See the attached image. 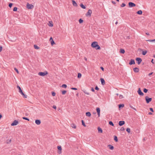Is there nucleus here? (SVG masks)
<instances>
[{
  "label": "nucleus",
  "instance_id": "obj_1",
  "mask_svg": "<svg viewBox=\"0 0 155 155\" xmlns=\"http://www.w3.org/2000/svg\"><path fill=\"white\" fill-rule=\"evenodd\" d=\"M91 46L93 48H95L97 50H99L101 48L98 44V43L96 41H94L92 43Z\"/></svg>",
  "mask_w": 155,
  "mask_h": 155
},
{
  "label": "nucleus",
  "instance_id": "obj_2",
  "mask_svg": "<svg viewBox=\"0 0 155 155\" xmlns=\"http://www.w3.org/2000/svg\"><path fill=\"white\" fill-rule=\"evenodd\" d=\"M17 87L18 89L19 93L23 96V97L25 98H26L27 97V95L24 94L21 87L18 86H17Z\"/></svg>",
  "mask_w": 155,
  "mask_h": 155
},
{
  "label": "nucleus",
  "instance_id": "obj_3",
  "mask_svg": "<svg viewBox=\"0 0 155 155\" xmlns=\"http://www.w3.org/2000/svg\"><path fill=\"white\" fill-rule=\"evenodd\" d=\"M48 74V72L47 71H45L44 72H39L38 73V75L42 76H44Z\"/></svg>",
  "mask_w": 155,
  "mask_h": 155
},
{
  "label": "nucleus",
  "instance_id": "obj_4",
  "mask_svg": "<svg viewBox=\"0 0 155 155\" xmlns=\"http://www.w3.org/2000/svg\"><path fill=\"white\" fill-rule=\"evenodd\" d=\"M145 100L146 103L148 104L151 101L152 99L151 98H149L148 96H147L145 97Z\"/></svg>",
  "mask_w": 155,
  "mask_h": 155
},
{
  "label": "nucleus",
  "instance_id": "obj_5",
  "mask_svg": "<svg viewBox=\"0 0 155 155\" xmlns=\"http://www.w3.org/2000/svg\"><path fill=\"white\" fill-rule=\"evenodd\" d=\"M27 7L28 9H31L34 8V6L32 4H30L29 3H27Z\"/></svg>",
  "mask_w": 155,
  "mask_h": 155
},
{
  "label": "nucleus",
  "instance_id": "obj_6",
  "mask_svg": "<svg viewBox=\"0 0 155 155\" xmlns=\"http://www.w3.org/2000/svg\"><path fill=\"white\" fill-rule=\"evenodd\" d=\"M92 10L91 9H89L88 10L86 14V16L90 17L91 16V14H92Z\"/></svg>",
  "mask_w": 155,
  "mask_h": 155
},
{
  "label": "nucleus",
  "instance_id": "obj_7",
  "mask_svg": "<svg viewBox=\"0 0 155 155\" xmlns=\"http://www.w3.org/2000/svg\"><path fill=\"white\" fill-rule=\"evenodd\" d=\"M128 5L129 7L131 8L135 6L136 5L133 3L130 2L128 3Z\"/></svg>",
  "mask_w": 155,
  "mask_h": 155
},
{
  "label": "nucleus",
  "instance_id": "obj_8",
  "mask_svg": "<svg viewBox=\"0 0 155 155\" xmlns=\"http://www.w3.org/2000/svg\"><path fill=\"white\" fill-rule=\"evenodd\" d=\"M57 149L58 150V153L59 154H61V153L62 148L61 146H58L57 147Z\"/></svg>",
  "mask_w": 155,
  "mask_h": 155
},
{
  "label": "nucleus",
  "instance_id": "obj_9",
  "mask_svg": "<svg viewBox=\"0 0 155 155\" xmlns=\"http://www.w3.org/2000/svg\"><path fill=\"white\" fill-rule=\"evenodd\" d=\"M50 41L51 44L52 46L53 45H54L55 44V43L54 41L53 38H52V37L50 38Z\"/></svg>",
  "mask_w": 155,
  "mask_h": 155
},
{
  "label": "nucleus",
  "instance_id": "obj_10",
  "mask_svg": "<svg viewBox=\"0 0 155 155\" xmlns=\"http://www.w3.org/2000/svg\"><path fill=\"white\" fill-rule=\"evenodd\" d=\"M18 122L16 120H14L11 124L12 126H15L17 125L18 124Z\"/></svg>",
  "mask_w": 155,
  "mask_h": 155
},
{
  "label": "nucleus",
  "instance_id": "obj_11",
  "mask_svg": "<svg viewBox=\"0 0 155 155\" xmlns=\"http://www.w3.org/2000/svg\"><path fill=\"white\" fill-rule=\"evenodd\" d=\"M136 60L137 62V63L138 64H140V63L142 61V59L140 58H136Z\"/></svg>",
  "mask_w": 155,
  "mask_h": 155
},
{
  "label": "nucleus",
  "instance_id": "obj_12",
  "mask_svg": "<svg viewBox=\"0 0 155 155\" xmlns=\"http://www.w3.org/2000/svg\"><path fill=\"white\" fill-rule=\"evenodd\" d=\"M96 111H97V112L98 114V117H99L100 116V108L99 107H97L96 108Z\"/></svg>",
  "mask_w": 155,
  "mask_h": 155
},
{
  "label": "nucleus",
  "instance_id": "obj_13",
  "mask_svg": "<svg viewBox=\"0 0 155 155\" xmlns=\"http://www.w3.org/2000/svg\"><path fill=\"white\" fill-rule=\"evenodd\" d=\"M137 92L141 96H143V93L142 92L140 88L138 89V90L137 91Z\"/></svg>",
  "mask_w": 155,
  "mask_h": 155
},
{
  "label": "nucleus",
  "instance_id": "obj_14",
  "mask_svg": "<svg viewBox=\"0 0 155 155\" xmlns=\"http://www.w3.org/2000/svg\"><path fill=\"white\" fill-rule=\"evenodd\" d=\"M48 25L50 27H52L53 26V25L52 21H49L48 23Z\"/></svg>",
  "mask_w": 155,
  "mask_h": 155
},
{
  "label": "nucleus",
  "instance_id": "obj_15",
  "mask_svg": "<svg viewBox=\"0 0 155 155\" xmlns=\"http://www.w3.org/2000/svg\"><path fill=\"white\" fill-rule=\"evenodd\" d=\"M35 123L36 124L39 125L41 123V121L40 120H35Z\"/></svg>",
  "mask_w": 155,
  "mask_h": 155
},
{
  "label": "nucleus",
  "instance_id": "obj_16",
  "mask_svg": "<svg viewBox=\"0 0 155 155\" xmlns=\"http://www.w3.org/2000/svg\"><path fill=\"white\" fill-rule=\"evenodd\" d=\"M97 130L98 131V133H102L103 132V130L100 127H97Z\"/></svg>",
  "mask_w": 155,
  "mask_h": 155
},
{
  "label": "nucleus",
  "instance_id": "obj_17",
  "mask_svg": "<svg viewBox=\"0 0 155 155\" xmlns=\"http://www.w3.org/2000/svg\"><path fill=\"white\" fill-rule=\"evenodd\" d=\"M72 4L75 7H77L78 5L76 2L74 0H72Z\"/></svg>",
  "mask_w": 155,
  "mask_h": 155
},
{
  "label": "nucleus",
  "instance_id": "obj_18",
  "mask_svg": "<svg viewBox=\"0 0 155 155\" xmlns=\"http://www.w3.org/2000/svg\"><path fill=\"white\" fill-rule=\"evenodd\" d=\"M125 124V122L124 121H119V125L120 126H121Z\"/></svg>",
  "mask_w": 155,
  "mask_h": 155
},
{
  "label": "nucleus",
  "instance_id": "obj_19",
  "mask_svg": "<svg viewBox=\"0 0 155 155\" xmlns=\"http://www.w3.org/2000/svg\"><path fill=\"white\" fill-rule=\"evenodd\" d=\"M107 147L110 150H113L114 149V147L111 145H108Z\"/></svg>",
  "mask_w": 155,
  "mask_h": 155
},
{
  "label": "nucleus",
  "instance_id": "obj_20",
  "mask_svg": "<svg viewBox=\"0 0 155 155\" xmlns=\"http://www.w3.org/2000/svg\"><path fill=\"white\" fill-rule=\"evenodd\" d=\"M129 64L130 65L135 64L134 60L133 59H131Z\"/></svg>",
  "mask_w": 155,
  "mask_h": 155
},
{
  "label": "nucleus",
  "instance_id": "obj_21",
  "mask_svg": "<svg viewBox=\"0 0 155 155\" xmlns=\"http://www.w3.org/2000/svg\"><path fill=\"white\" fill-rule=\"evenodd\" d=\"M134 71L135 72H138L139 71V69L137 68H135L133 69Z\"/></svg>",
  "mask_w": 155,
  "mask_h": 155
},
{
  "label": "nucleus",
  "instance_id": "obj_22",
  "mask_svg": "<svg viewBox=\"0 0 155 155\" xmlns=\"http://www.w3.org/2000/svg\"><path fill=\"white\" fill-rule=\"evenodd\" d=\"M101 83L102 85H104L105 84V82L103 78H101Z\"/></svg>",
  "mask_w": 155,
  "mask_h": 155
},
{
  "label": "nucleus",
  "instance_id": "obj_23",
  "mask_svg": "<svg viewBox=\"0 0 155 155\" xmlns=\"http://www.w3.org/2000/svg\"><path fill=\"white\" fill-rule=\"evenodd\" d=\"M71 127L74 129H76V126L74 124L72 123L71 124Z\"/></svg>",
  "mask_w": 155,
  "mask_h": 155
},
{
  "label": "nucleus",
  "instance_id": "obj_24",
  "mask_svg": "<svg viewBox=\"0 0 155 155\" xmlns=\"http://www.w3.org/2000/svg\"><path fill=\"white\" fill-rule=\"evenodd\" d=\"M91 114L90 113V112H86V115L87 116V117H90L91 116Z\"/></svg>",
  "mask_w": 155,
  "mask_h": 155
},
{
  "label": "nucleus",
  "instance_id": "obj_25",
  "mask_svg": "<svg viewBox=\"0 0 155 155\" xmlns=\"http://www.w3.org/2000/svg\"><path fill=\"white\" fill-rule=\"evenodd\" d=\"M83 92L85 94H87V95H90V93L89 92L86 91V90L83 91Z\"/></svg>",
  "mask_w": 155,
  "mask_h": 155
},
{
  "label": "nucleus",
  "instance_id": "obj_26",
  "mask_svg": "<svg viewBox=\"0 0 155 155\" xmlns=\"http://www.w3.org/2000/svg\"><path fill=\"white\" fill-rule=\"evenodd\" d=\"M137 13L139 15H142V12L141 10H140L137 12Z\"/></svg>",
  "mask_w": 155,
  "mask_h": 155
},
{
  "label": "nucleus",
  "instance_id": "obj_27",
  "mask_svg": "<svg viewBox=\"0 0 155 155\" xmlns=\"http://www.w3.org/2000/svg\"><path fill=\"white\" fill-rule=\"evenodd\" d=\"M125 50L124 49H120V52L122 54H124L125 53Z\"/></svg>",
  "mask_w": 155,
  "mask_h": 155
},
{
  "label": "nucleus",
  "instance_id": "obj_28",
  "mask_svg": "<svg viewBox=\"0 0 155 155\" xmlns=\"http://www.w3.org/2000/svg\"><path fill=\"white\" fill-rule=\"evenodd\" d=\"M114 139L116 142H117L118 141L117 138V137L116 136H114Z\"/></svg>",
  "mask_w": 155,
  "mask_h": 155
},
{
  "label": "nucleus",
  "instance_id": "obj_29",
  "mask_svg": "<svg viewBox=\"0 0 155 155\" xmlns=\"http://www.w3.org/2000/svg\"><path fill=\"white\" fill-rule=\"evenodd\" d=\"M80 6L83 9H85L86 8L85 6L84 5L82 4H81L80 5Z\"/></svg>",
  "mask_w": 155,
  "mask_h": 155
},
{
  "label": "nucleus",
  "instance_id": "obj_30",
  "mask_svg": "<svg viewBox=\"0 0 155 155\" xmlns=\"http://www.w3.org/2000/svg\"><path fill=\"white\" fill-rule=\"evenodd\" d=\"M83 22V21L82 19L80 18L79 19V22L80 24H81V23H82Z\"/></svg>",
  "mask_w": 155,
  "mask_h": 155
},
{
  "label": "nucleus",
  "instance_id": "obj_31",
  "mask_svg": "<svg viewBox=\"0 0 155 155\" xmlns=\"http://www.w3.org/2000/svg\"><path fill=\"white\" fill-rule=\"evenodd\" d=\"M81 122H82V125L84 127H86V125H85V123L84 122V121L83 120H82L81 121Z\"/></svg>",
  "mask_w": 155,
  "mask_h": 155
},
{
  "label": "nucleus",
  "instance_id": "obj_32",
  "mask_svg": "<svg viewBox=\"0 0 155 155\" xmlns=\"http://www.w3.org/2000/svg\"><path fill=\"white\" fill-rule=\"evenodd\" d=\"M81 76H82V75L81 73H78V78H80L81 77Z\"/></svg>",
  "mask_w": 155,
  "mask_h": 155
},
{
  "label": "nucleus",
  "instance_id": "obj_33",
  "mask_svg": "<svg viewBox=\"0 0 155 155\" xmlns=\"http://www.w3.org/2000/svg\"><path fill=\"white\" fill-rule=\"evenodd\" d=\"M126 131L128 133H130V129L129 128H127L126 129Z\"/></svg>",
  "mask_w": 155,
  "mask_h": 155
},
{
  "label": "nucleus",
  "instance_id": "obj_34",
  "mask_svg": "<svg viewBox=\"0 0 155 155\" xmlns=\"http://www.w3.org/2000/svg\"><path fill=\"white\" fill-rule=\"evenodd\" d=\"M61 87H64V88H66L67 87V86L65 84H63V85H62Z\"/></svg>",
  "mask_w": 155,
  "mask_h": 155
},
{
  "label": "nucleus",
  "instance_id": "obj_35",
  "mask_svg": "<svg viewBox=\"0 0 155 155\" xmlns=\"http://www.w3.org/2000/svg\"><path fill=\"white\" fill-rule=\"evenodd\" d=\"M34 47L36 49H38L39 48L36 45H34Z\"/></svg>",
  "mask_w": 155,
  "mask_h": 155
},
{
  "label": "nucleus",
  "instance_id": "obj_36",
  "mask_svg": "<svg viewBox=\"0 0 155 155\" xmlns=\"http://www.w3.org/2000/svg\"><path fill=\"white\" fill-rule=\"evenodd\" d=\"M61 92L62 94L64 95L66 93L67 91H61Z\"/></svg>",
  "mask_w": 155,
  "mask_h": 155
},
{
  "label": "nucleus",
  "instance_id": "obj_37",
  "mask_svg": "<svg viewBox=\"0 0 155 155\" xmlns=\"http://www.w3.org/2000/svg\"><path fill=\"white\" fill-rule=\"evenodd\" d=\"M22 118L24 119V120H28V121H29V119L28 118H27L26 117H22Z\"/></svg>",
  "mask_w": 155,
  "mask_h": 155
},
{
  "label": "nucleus",
  "instance_id": "obj_38",
  "mask_svg": "<svg viewBox=\"0 0 155 155\" xmlns=\"http://www.w3.org/2000/svg\"><path fill=\"white\" fill-rule=\"evenodd\" d=\"M147 52V51H143L142 52V54L143 55H145L146 54Z\"/></svg>",
  "mask_w": 155,
  "mask_h": 155
},
{
  "label": "nucleus",
  "instance_id": "obj_39",
  "mask_svg": "<svg viewBox=\"0 0 155 155\" xmlns=\"http://www.w3.org/2000/svg\"><path fill=\"white\" fill-rule=\"evenodd\" d=\"M124 106V105L123 104H119V108H120L121 107H123Z\"/></svg>",
  "mask_w": 155,
  "mask_h": 155
},
{
  "label": "nucleus",
  "instance_id": "obj_40",
  "mask_svg": "<svg viewBox=\"0 0 155 155\" xmlns=\"http://www.w3.org/2000/svg\"><path fill=\"white\" fill-rule=\"evenodd\" d=\"M109 124L111 125L112 126H114V124L113 123V122L111 121L109 122Z\"/></svg>",
  "mask_w": 155,
  "mask_h": 155
},
{
  "label": "nucleus",
  "instance_id": "obj_41",
  "mask_svg": "<svg viewBox=\"0 0 155 155\" xmlns=\"http://www.w3.org/2000/svg\"><path fill=\"white\" fill-rule=\"evenodd\" d=\"M119 98L120 99H121L124 98V97L123 95H120L119 96Z\"/></svg>",
  "mask_w": 155,
  "mask_h": 155
},
{
  "label": "nucleus",
  "instance_id": "obj_42",
  "mask_svg": "<svg viewBox=\"0 0 155 155\" xmlns=\"http://www.w3.org/2000/svg\"><path fill=\"white\" fill-rule=\"evenodd\" d=\"M17 8L16 7H15L14 8V9H13V11H14V12H16L17 11Z\"/></svg>",
  "mask_w": 155,
  "mask_h": 155
},
{
  "label": "nucleus",
  "instance_id": "obj_43",
  "mask_svg": "<svg viewBox=\"0 0 155 155\" xmlns=\"http://www.w3.org/2000/svg\"><path fill=\"white\" fill-rule=\"evenodd\" d=\"M126 5L125 3H123L122 5H121V7H124V6H125Z\"/></svg>",
  "mask_w": 155,
  "mask_h": 155
},
{
  "label": "nucleus",
  "instance_id": "obj_44",
  "mask_svg": "<svg viewBox=\"0 0 155 155\" xmlns=\"http://www.w3.org/2000/svg\"><path fill=\"white\" fill-rule=\"evenodd\" d=\"M148 91V90L146 89V88H144V89H143V91L145 92V93H147Z\"/></svg>",
  "mask_w": 155,
  "mask_h": 155
},
{
  "label": "nucleus",
  "instance_id": "obj_45",
  "mask_svg": "<svg viewBox=\"0 0 155 155\" xmlns=\"http://www.w3.org/2000/svg\"><path fill=\"white\" fill-rule=\"evenodd\" d=\"M52 95L53 96H55L56 95L55 93L54 92H52Z\"/></svg>",
  "mask_w": 155,
  "mask_h": 155
},
{
  "label": "nucleus",
  "instance_id": "obj_46",
  "mask_svg": "<svg viewBox=\"0 0 155 155\" xmlns=\"http://www.w3.org/2000/svg\"><path fill=\"white\" fill-rule=\"evenodd\" d=\"M125 130L124 128V127H121L120 129V131H124V130Z\"/></svg>",
  "mask_w": 155,
  "mask_h": 155
},
{
  "label": "nucleus",
  "instance_id": "obj_47",
  "mask_svg": "<svg viewBox=\"0 0 155 155\" xmlns=\"http://www.w3.org/2000/svg\"><path fill=\"white\" fill-rule=\"evenodd\" d=\"M14 69L16 71V72H17V73L18 74L19 73L18 71V70L17 68H14Z\"/></svg>",
  "mask_w": 155,
  "mask_h": 155
},
{
  "label": "nucleus",
  "instance_id": "obj_48",
  "mask_svg": "<svg viewBox=\"0 0 155 155\" xmlns=\"http://www.w3.org/2000/svg\"><path fill=\"white\" fill-rule=\"evenodd\" d=\"M95 89L96 90L98 91L99 90V88L97 86H96L95 87Z\"/></svg>",
  "mask_w": 155,
  "mask_h": 155
},
{
  "label": "nucleus",
  "instance_id": "obj_49",
  "mask_svg": "<svg viewBox=\"0 0 155 155\" xmlns=\"http://www.w3.org/2000/svg\"><path fill=\"white\" fill-rule=\"evenodd\" d=\"M150 110L152 111V112H153V108H150Z\"/></svg>",
  "mask_w": 155,
  "mask_h": 155
},
{
  "label": "nucleus",
  "instance_id": "obj_50",
  "mask_svg": "<svg viewBox=\"0 0 155 155\" xmlns=\"http://www.w3.org/2000/svg\"><path fill=\"white\" fill-rule=\"evenodd\" d=\"M53 108H54L55 109H56V107L55 105H54L53 106Z\"/></svg>",
  "mask_w": 155,
  "mask_h": 155
},
{
  "label": "nucleus",
  "instance_id": "obj_51",
  "mask_svg": "<svg viewBox=\"0 0 155 155\" xmlns=\"http://www.w3.org/2000/svg\"><path fill=\"white\" fill-rule=\"evenodd\" d=\"M91 91H92V92H94L95 91H94V88L92 87L91 89Z\"/></svg>",
  "mask_w": 155,
  "mask_h": 155
},
{
  "label": "nucleus",
  "instance_id": "obj_52",
  "mask_svg": "<svg viewBox=\"0 0 155 155\" xmlns=\"http://www.w3.org/2000/svg\"><path fill=\"white\" fill-rule=\"evenodd\" d=\"M2 49V46L0 47V52H1Z\"/></svg>",
  "mask_w": 155,
  "mask_h": 155
},
{
  "label": "nucleus",
  "instance_id": "obj_53",
  "mask_svg": "<svg viewBox=\"0 0 155 155\" xmlns=\"http://www.w3.org/2000/svg\"><path fill=\"white\" fill-rule=\"evenodd\" d=\"M71 89L74 90H77V89L76 88L72 87L71 88Z\"/></svg>",
  "mask_w": 155,
  "mask_h": 155
},
{
  "label": "nucleus",
  "instance_id": "obj_54",
  "mask_svg": "<svg viewBox=\"0 0 155 155\" xmlns=\"http://www.w3.org/2000/svg\"><path fill=\"white\" fill-rule=\"evenodd\" d=\"M147 41L151 42H153V40H147Z\"/></svg>",
  "mask_w": 155,
  "mask_h": 155
},
{
  "label": "nucleus",
  "instance_id": "obj_55",
  "mask_svg": "<svg viewBox=\"0 0 155 155\" xmlns=\"http://www.w3.org/2000/svg\"><path fill=\"white\" fill-rule=\"evenodd\" d=\"M153 61V59H152V60H151V62L153 64H154V62Z\"/></svg>",
  "mask_w": 155,
  "mask_h": 155
},
{
  "label": "nucleus",
  "instance_id": "obj_56",
  "mask_svg": "<svg viewBox=\"0 0 155 155\" xmlns=\"http://www.w3.org/2000/svg\"><path fill=\"white\" fill-rule=\"evenodd\" d=\"M153 73V72L150 73L148 75L150 76V75H152Z\"/></svg>",
  "mask_w": 155,
  "mask_h": 155
},
{
  "label": "nucleus",
  "instance_id": "obj_57",
  "mask_svg": "<svg viewBox=\"0 0 155 155\" xmlns=\"http://www.w3.org/2000/svg\"><path fill=\"white\" fill-rule=\"evenodd\" d=\"M84 59L85 61H87V58H86V57H84Z\"/></svg>",
  "mask_w": 155,
  "mask_h": 155
},
{
  "label": "nucleus",
  "instance_id": "obj_58",
  "mask_svg": "<svg viewBox=\"0 0 155 155\" xmlns=\"http://www.w3.org/2000/svg\"><path fill=\"white\" fill-rule=\"evenodd\" d=\"M101 70H102V71H104V68L103 67H101Z\"/></svg>",
  "mask_w": 155,
  "mask_h": 155
},
{
  "label": "nucleus",
  "instance_id": "obj_59",
  "mask_svg": "<svg viewBox=\"0 0 155 155\" xmlns=\"http://www.w3.org/2000/svg\"><path fill=\"white\" fill-rule=\"evenodd\" d=\"M2 117V116L1 114H0V119Z\"/></svg>",
  "mask_w": 155,
  "mask_h": 155
},
{
  "label": "nucleus",
  "instance_id": "obj_60",
  "mask_svg": "<svg viewBox=\"0 0 155 155\" xmlns=\"http://www.w3.org/2000/svg\"><path fill=\"white\" fill-rule=\"evenodd\" d=\"M146 34L147 35H150L149 33H148V32L146 33Z\"/></svg>",
  "mask_w": 155,
  "mask_h": 155
},
{
  "label": "nucleus",
  "instance_id": "obj_61",
  "mask_svg": "<svg viewBox=\"0 0 155 155\" xmlns=\"http://www.w3.org/2000/svg\"><path fill=\"white\" fill-rule=\"evenodd\" d=\"M133 109L134 110H135V111H137V110H136V109L135 108L133 107Z\"/></svg>",
  "mask_w": 155,
  "mask_h": 155
},
{
  "label": "nucleus",
  "instance_id": "obj_62",
  "mask_svg": "<svg viewBox=\"0 0 155 155\" xmlns=\"http://www.w3.org/2000/svg\"><path fill=\"white\" fill-rule=\"evenodd\" d=\"M12 3H10V8L12 6Z\"/></svg>",
  "mask_w": 155,
  "mask_h": 155
},
{
  "label": "nucleus",
  "instance_id": "obj_63",
  "mask_svg": "<svg viewBox=\"0 0 155 155\" xmlns=\"http://www.w3.org/2000/svg\"><path fill=\"white\" fill-rule=\"evenodd\" d=\"M149 115H151V114H152L151 113V112H149Z\"/></svg>",
  "mask_w": 155,
  "mask_h": 155
},
{
  "label": "nucleus",
  "instance_id": "obj_64",
  "mask_svg": "<svg viewBox=\"0 0 155 155\" xmlns=\"http://www.w3.org/2000/svg\"><path fill=\"white\" fill-rule=\"evenodd\" d=\"M155 41V39L153 40V42Z\"/></svg>",
  "mask_w": 155,
  "mask_h": 155
}]
</instances>
